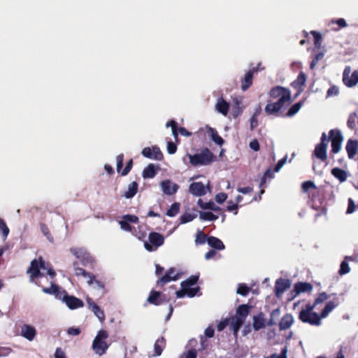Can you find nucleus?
I'll return each mask as SVG.
<instances>
[{
  "instance_id": "f257e3e1",
  "label": "nucleus",
  "mask_w": 358,
  "mask_h": 358,
  "mask_svg": "<svg viewBox=\"0 0 358 358\" xmlns=\"http://www.w3.org/2000/svg\"><path fill=\"white\" fill-rule=\"evenodd\" d=\"M343 141V136L338 129H331L329 131V137H327L326 133L323 132L320 138V143L315 145L313 157L323 162H326L327 159V149L329 141L331 142V152L336 154L341 149Z\"/></svg>"
},
{
  "instance_id": "f03ea898",
  "label": "nucleus",
  "mask_w": 358,
  "mask_h": 358,
  "mask_svg": "<svg viewBox=\"0 0 358 358\" xmlns=\"http://www.w3.org/2000/svg\"><path fill=\"white\" fill-rule=\"evenodd\" d=\"M48 266L49 264H46L42 257H40L38 259H33L31 262L30 266L27 271V273L29 274L31 281H34L35 279L43 276V274L41 272V269L47 270V274L50 275L52 279H54L56 276V272L52 268Z\"/></svg>"
},
{
  "instance_id": "7ed1b4c3",
  "label": "nucleus",
  "mask_w": 358,
  "mask_h": 358,
  "mask_svg": "<svg viewBox=\"0 0 358 358\" xmlns=\"http://www.w3.org/2000/svg\"><path fill=\"white\" fill-rule=\"evenodd\" d=\"M193 166H208L217 161V157L208 148H203L194 155L187 154Z\"/></svg>"
},
{
  "instance_id": "20e7f679",
  "label": "nucleus",
  "mask_w": 358,
  "mask_h": 358,
  "mask_svg": "<svg viewBox=\"0 0 358 358\" xmlns=\"http://www.w3.org/2000/svg\"><path fill=\"white\" fill-rule=\"evenodd\" d=\"M252 306L248 304L240 305L236 312V315L230 318V327L234 334H237L240 328L250 314Z\"/></svg>"
},
{
  "instance_id": "39448f33",
  "label": "nucleus",
  "mask_w": 358,
  "mask_h": 358,
  "mask_svg": "<svg viewBox=\"0 0 358 358\" xmlns=\"http://www.w3.org/2000/svg\"><path fill=\"white\" fill-rule=\"evenodd\" d=\"M70 252L78 259L85 266L93 268L95 264V259L91 254L83 248H71Z\"/></svg>"
},
{
  "instance_id": "423d86ee",
  "label": "nucleus",
  "mask_w": 358,
  "mask_h": 358,
  "mask_svg": "<svg viewBox=\"0 0 358 358\" xmlns=\"http://www.w3.org/2000/svg\"><path fill=\"white\" fill-rule=\"evenodd\" d=\"M148 240L149 243L147 241L144 243V247L149 252L156 250L164 243V236L159 233L154 231L149 234Z\"/></svg>"
},
{
  "instance_id": "0eeeda50",
  "label": "nucleus",
  "mask_w": 358,
  "mask_h": 358,
  "mask_svg": "<svg viewBox=\"0 0 358 358\" xmlns=\"http://www.w3.org/2000/svg\"><path fill=\"white\" fill-rule=\"evenodd\" d=\"M322 319L320 314L316 312H299V320L303 323H306L311 326H320Z\"/></svg>"
},
{
  "instance_id": "6e6552de",
  "label": "nucleus",
  "mask_w": 358,
  "mask_h": 358,
  "mask_svg": "<svg viewBox=\"0 0 358 358\" xmlns=\"http://www.w3.org/2000/svg\"><path fill=\"white\" fill-rule=\"evenodd\" d=\"M343 83L348 87H353L358 83V71L351 73L350 66H345L343 73Z\"/></svg>"
},
{
  "instance_id": "1a4fd4ad",
  "label": "nucleus",
  "mask_w": 358,
  "mask_h": 358,
  "mask_svg": "<svg viewBox=\"0 0 358 358\" xmlns=\"http://www.w3.org/2000/svg\"><path fill=\"white\" fill-rule=\"evenodd\" d=\"M269 96L271 98L282 99L285 96V102L289 103L291 101V92L288 88L278 85L272 87L269 92Z\"/></svg>"
},
{
  "instance_id": "9d476101",
  "label": "nucleus",
  "mask_w": 358,
  "mask_h": 358,
  "mask_svg": "<svg viewBox=\"0 0 358 358\" xmlns=\"http://www.w3.org/2000/svg\"><path fill=\"white\" fill-rule=\"evenodd\" d=\"M142 155L143 157L155 160H162L164 155L157 146L146 147L143 149Z\"/></svg>"
},
{
  "instance_id": "9b49d317",
  "label": "nucleus",
  "mask_w": 358,
  "mask_h": 358,
  "mask_svg": "<svg viewBox=\"0 0 358 358\" xmlns=\"http://www.w3.org/2000/svg\"><path fill=\"white\" fill-rule=\"evenodd\" d=\"M166 301H168V300L165 294L154 289L150 291L147 298V302L155 306H159Z\"/></svg>"
},
{
  "instance_id": "f8f14e48",
  "label": "nucleus",
  "mask_w": 358,
  "mask_h": 358,
  "mask_svg": "<svg viewBox=\"0 0 358 358\" xmlns=\"http://www.w3.org/2000/svg\"><path fill=\"white\" fill-rule=\"evenodd\" d=\"M291 286V281L289 279L280 278L275 281V294L277 297H280L283 292Z\"/></svg>"
},
{
  "instance_id": "ddd939ff",
  "label": "nucleus",
  "mask_w": 358,
  "mask_h": 358,
  "mask_svg": "<svg viewBox=\"0 0 358 358\" xmlns=\"http://www.w3.org/2000/svg\"><path fill=\"white\" fill-rule=\"evenodd\" d=\"M285 96L278 99L275 103H268L264 108L265 113L268 115H273L278 113L284 106Z\"/></svg>"
},
{
  "instance_id": "4468645a",
  "label": "nucleus",
  "mask_w": 358,
  "mask_h": 358,
  "mask_svg": "<svg viewBox=\"0 0 358 358\" xmlns=\"http://www.w3.org/2000/svg\"><path fill=\"white\" fill-rule=\"evenodd\" d=\"M73 266L74 268L75 275L78 277L83 276L86 278L89 285L94 283V280H95V275L93 273L87 272L85 269L80 268L77 262H73Z\"/></svg>"
},
{
  "instance_id": "2eb2a0df",
  "label": "nucleus",
  "mask_w": 358,
  "mask_h": 358,
  "mask_svg": "<svg viewBox=\"0 0 358 358\" xmlns=\"http://www.w3.org/2000/svg\"><path fill=\"white\" fill-rule=\"evenodd\" d=\"M257 72V68H252L245 73L243 78L241 80V90L243 91H246L252 85L253 75Z\"/></svg>"
},
{
  "instance_id": "dca6fc26",
  "label": "nucleus",
  "mask_w": 358,
  "mask_h": 358,
  "mask_svg": "<svg viewBox=\"0 0 358 358\" xmlns=\"http://www.w3.org/2000/svg\"><path fill=\"white\" fill-rule=\"evenodd\" d=\"M109 348V345L105 341L99 340L94 338L92 342V348L95 353L99 356L104 355Z\"/></svg>"
},
{
  "instance_id": "f3484780",
  "label": "nucleus",
  "mask_w": 358,
  "mask_h": 358,
  "mask_svg": "<svg viewBox=\"0 0 358 358\" xmlns=\"http://www.w3.org/2000/svg\"><path fill=\"white\" fill-rule=\"evenodd\" d=\"M63 302L65 303L67 307L71 310L77 309L84 306V303L81 299L69 294L66 296Z\"/></svg>"
},
{
  "instance_id": "a211bd4d",
  "label": "nucleus",
  "mask_w": 358,
  "mask_h": 358,
  "mask_svg": "<svg viewBox=\"0 0 358 358\" xmlns=\"http://www.w3.org/2000/svg\"><path fill=\"white\" fill-rule=\"evenodd\" d=\"M306 81V76L303 72H300L295 80H294L291 85L293 88L298 90L296 97L299 96L303 91V87L305 85Z\"/></svg>"
},
{
  "instance_id": "6ab92c4d",
  "label": "nucleus",
  "mask_w": 358,
  "mask_h": 358,
  "mask_svg": "<svg viewBox=\"0 0 358 358\" xmlns=\"http://www.w3.org/2000/svg\"><path fill=\"white\" fill-rule=\"evenodd\" d=\"M189 192L196 196H201L206 194V191L205 186L201 182H194L190 184Z\"/></svg>"
},
{
  "instance_id": "aec40b11",
  "label": "nucleus",
  "mask_w": 358,
  "mask_h": 358,
  "mask_svg": "<svg viewBox=\"0 0 358 358\" xmlns=\"http://www.w3.org/2000/svg\"><path fill=\"white\" fill-rule=\"evenodd\" d=\"M20 334L28 341H31L36 335V330L33 326L25 324L21 327Z\"/></svg>"
},
{
  "instance_id": "412c9836",
  "label": "nucleus",
  "mask_w": 358,
  "mask_h": 358,
  "mask_svg": "<svg viewBox=\"0 0 358 358\" xmlns=\"http://www.w3.org/2000/svg\"><path fill=\"white\" fill-rule=\"evenodd\" d=\"M161 187L164 193L167 195H173L178 189V185L169 180L162 181Z\"/></svg>"
},
{
  "instance_id": "4be33fe9",
  "label": "nucleus",
  "mask_w": 358,
  "mask_h": 358,
  "mask_svg": "<svg viewBox=\"0 0 358 358\" xmlns=\"http://www.w3.org/2000/svg\"><path fill=\"white\" fill-rule=\"evenodd\" d=\"M267 326V322L264 317V314L260 312L257 315L253 317L252 327L255 331H259Z\"/></svg>"
},
{
  "instance_id": "5701e85b",
  "label": "nucleus",
  "mask_w": 358,
  "mask_h": 358,
  "mask_svg": "<svg viewBox=\"0 0 358 358\" xmlns=\"http://www.w3.org/2000/svg\"><path fill=\"white\" fill-rule=\"evenodd\" d=\"M345 150L349 159H353L358 150V141L349 139L346 143Z\"/></svg>"
},
{
  "instance_id": "b1692460",
  "label": "nucleus",
  "mask_w": 358,
  "mask_h": 358,
  "mask_svg": "<svg viewBox=\"0 0 358 358\" xmlns=\"http://www.w3.org/2000/svg\"><path fill=\"white\" fill-rule=\"evenodd\" d=\"M313 288V287L310 282H299L294 285L293 292L297 295L303 292H310Z\"/></svg>"
},
{
  "instance_id": "393cba45",
  "label": "nucleus",
  "mask_w": 358,
  "mask_h": 358,
  "mask_svg": "<svg viewBox=\"0 0 358 358\" xmlns=\"http://www.w3.org/2000/svg\"><path fill=\"white\" fill-rule=\"evenodd\" d=\"M294 322V318L292 314L287 313L285 314L279 322V329L280 330H286L289 329Z\"/></svg>"
},
{
  "instance_id": "a878e982",
  "label": "nucleus",
  "mask_w": 358,
  "mask_h": 358,
  "mask_svg": "<svg viewBox=\"0 0 358 358\" xmlns=\"http://www.w3.org/2000/svg\"><path fill=\"white\" fill-rule=\"evenodd\" d=\"M87 303L94 314L99 319L101 322H103L105 320V314L103 310L91 299H88Z\"/></svg>"
},
{
  "instance_id": "bb28decb",
  "label": "nucleus",
  "mask_w": 358,
  "mask_h": 358,
  "mask_svg": "<svg viewBox=\"0 0 358 358\" xmlns=\"http://www.w3.org/2000/svg\"><path fill=\"white\" fill-rule=\"evenodd\" d=\"M208 244L213 248L218 250L224 249V245L222 241L217 237L209 236L207 238Z\"/></svg>"
},
{
  "instance_id": "cd10ccee",
  "label": "nucleus",
  "mask_w": 358,
  "mask_h": 358,
  "mask_svg": "<svg viewBox=\"0 0 358 358\" xmlns=\"http://www.w3.org/2000/svg\"><path fill=\"white\" fill-rule=\"evenodd\" d=\"M331 173L341 182L346 181L348 178V173L338 167L333 168L331 171Z\"/></svg>"
},
{
  "instance_id": "c85d7f7f",
  "label": "nucleus",
  "mask_w": 358,
  "mask_h": 358,
  "mask_svg": "<svg viewBox=\"0 0 358 358\" xmlns=\"http://www.w3.org/2000/svg\"><path fill=\"white\" fill-rule=\"evenodd\" d=\"M215 108L219 113L226 116L229 109V103L227 101H226L223 98H221L218 99Z\"/></svg>"
},
{
  "instance_id": "c756f323",
  "label": "nucleus",
  "mask_w": 358,
  "mask_h": 358,
  "mask_svg": "<svg viewBox=\"0 0 358 358\" xmlns=\"http://www.w3.org/2000/svg\"><path fill=\"white\" fill-rule=\"evenodd\" d=\"M166 346V340L162 336L157 339L154 345L155 356H159L162 355L164 348Z\"/></svg>"
},
{
  "instance_id": "7c9ffc66",
  "label": "nucleus",
  "mask_w": 358,
  "mask_h": 358,
  "mask_svg": "<svg viewBox=\"0 0 358 358\" xmlns=\"http://www.w3.org/2000/svg\"><path fill=\"white\" fill-rule=\"evenodd\" d=\"M338 306V301H330L327 302L320 313V315L322 318H325L328 316V315Z\"/></svg>"
},
{
  "instance_id": "2f4dec72",
  "label": "nucleus",
  "mask_w": 358,
  "mask_h": 358,
  "mask_svg": "<svg viewBox=\"0 0 358 358\" xmlns=\"http://www.w3.org/2000/svg\"><path fill=\"white\" fill-rule=\"evenodd\" d=\"M208 133L210 136V138L213 141H214L217 145H222L224 143L223 138L218 134L216 129L208 127Z\"/></svg>"
},
{
  "instance_id": "473e14b6",
  "label": "nucleus",
  "mask_w": 358,
  "mask_h": 358,
  "mask_svg": "<svg viewBox=\"0 0 358 358\" xmlns=\"http://www.w3.org/2000/svg\"><path fill=\"white\" fill-rule=\"evenodd\" d=\"M157 173L156 169L152 164H148L143 171V177L144 178H152Z\"/></svg>"
},
{
  "instance_id": "72a5a7b5",
  "label": "nucleus",
  "mask_w": 358,
  "mask_h": 358,
  "mask_svg": "<svg viewBox=\"0 0 358 358\" xmlns=\"http://www.w3.org/2000/svg\"><path fill=\"white\" fill-rule=\"evenodd\" d=\"M138 185L136 182L134 181L129 185L128 190L124 192V196L127 199H131L135 196L138 191Z\"/></svg>"
},
{
  "instance_id": "f704fd0d",
  "label": "nucleus",
  "mask_w": 358,
  "mask_h": 358,
  "mask_svg": "<svg viewBox=\"0 0 358 358\" xmlns=\"http://www.w3.org/2000/svg\"><path fill=\"white\" fill-rule=\"evenodd\" d=\"M310 34L313 36L314 38V48L313 52L316 50H319L321 48L322 37L320 33L316 31H311Z\"/></svg>"
},
{
  "instance_id": "c9c22d12",
  "label": "nucleus",
  "mask_w": 358,
  "mask_h": 358,
  "mask_svg": "<svg viewBox=\"0 0 358 358\" xmlns=\"http://www.w3.org/2000/svg\"><path fill=\"white\" fill-rule=\"evenodd\" d=\"M176 278H171L170 275H169L168 273H166V272L164 275H162L161 278H159L157 280V281L156 282V285L158 287H162L168 282H169L171 281H176Z\"/></svg>"
},
{
  "instance_id": "e433bc0d",
  "label": "nucleus",
  "mask_w": 358,
  "mask_h": 358,
  "mask_svg": "<svg viewBox=\"0 0 358 358\" xmlns=\"http://www.w3.org/2000/svg\"><path fill=\"white\" fill-rule=\"evenodd\" d=\"M198 204L203 209H209L214 211H217L220 208L217 207L213 201L203 202L201 199H199Z\"/></svg>"
},
{
  "instance_id": "4c0bfd02",
  "label": "nucleus",
  "mask_w": 358,
  "mask_h": 358,
  "mask_svg": "<svg viewBox=\"0 0 358 358\" xmlns=\"http://www.w3.org/2000/svg\"><path fill=\"white\" fill-rule=\"evenodd\" d=\"M180 208V204L178 202H175L167 210L166 215L169 217H174L179 213Z\"/></svg>"
},
{
  "instance_id": "58836bf2",
  "label": "nucleus",
  "mask_w": 358,
  "mask_h": 358,
  "mask_svg": "<svg viewBox=\"0 0 358 358\" xmlns=\"http://www.w3.org/2000/svg\"><path fill=\"white\" fill-rule=\"evenodd\" d=\"M199 280V275H192L187 280L182 281L180 284L181 287H190L196 285Z\"/></svg>"
},
{
  "instance_id": "ea45409f",
  "label": "nucleus",
  "mask_w": 358,
  "mask_h": 358,
  "mask_svg": "<svg viewBox=\"0 0 358 358\" xmlns=\"http://www.w3.org/2000/svg\"><path fill=\"white\" fill-rule=\"evenodd\" d=\"M303 104V101H300L296 103H294L287 111L286 115L288 117H292L296 114L300 108L302 107Z\"/></svg>"
},
{
  "instance_id": "a19ab883",
  "label": "nucleus",
  "mask_w": 358,
  "mask_h": 358,
  "mask_svg": "<svg viewBox=\"0 0 358 358\" xmlns=\"http://www.w3.org/2000/svg\"><path fill=\"white\" fill-rule=\"evenodd\" d=\"M315 52H316V54L313 57V58L310 64V68L311 69H314L315 66L317 64L318 62L320 60H321L324 57V53L323 51L316 50Z\"/></svg>"
},
{
  "instance_id": "79ce46f5",
  "label": "nucleus",
  "mask_w": 358,
  "mask_h": 358,
  "mask_svg": "<svg viewBox=\"0 0 358 358\" xmlns=\"http://www.w3.org/2000/svg\"><path fill=\"white\" fill-rule=\"evenodd\" d=\"M280 315V309L279 308L272 310L271 313V318L267 322V326L271 327L275 324V319H278Z\"/></svg>"
},
{
  "instance_id": "37998d69",
  "label": "nucleus",
  "mask_w": 358,
  "mask_h": 358,
  "mask_svg": "<svg viewBox=\"0 0 358 358\" xmlns=\"http://www.w3.org/2000/svg\"><path fill=\"white\" fill-rule=\"evenodd\" d=\"M200 219L203 220L215 221L218 219V216L210 211L200 212Z\"/></svg>"
},
{
  "instance_id": "c03bdc74",
  "label": "nucleus",
  "mask_w": 358,
  "mask_h": 358,
  "mask_svg": "<svg viewBox=\"0 0 358 358\" xmlns=\"http://www.w3.org/2000/svg\"><path fill=\"white\" fill-rule=\"evenodd\" d=\"M196 217V214L185 213L180 216V221L181 224H185V223L192 221Z\"/></svg>"
},
{
  "instance_id": "a18cd8bd",
  "label": "nucleus",
  "mask_w": 358,
  "mask_h": 358,
  "mask_svg": "<svg viewBox=\"0 0 358 358\" xmlns=\"http://www.w3.org/2000/svg\"><path fill=\"white\" fill-rule=\"evenodd\" d=\"M301 189L303 192L307 193L309 191V189H317V187L313 181L307 180L302 183Z\"/></svg>"
},
{
  "instance_id": "49530a36",
  "label": "nucleus",
  "mask_w": 358,
  "mask_h": 358,
  "mask_svg": "<svg viewBox=\"0 0 358 358\" xmlns=\"http://www.w3.org/2000/svg\"><path fill=\"white\" fill-rule=\"evenodd\" d=\"M251 288L247 286L245 284H239L236 293L241 296H246L250 292Z\"/></svg>"
},
{
  "instance_id": "de8ad7c7",
  "label": "nucleus",
  "mask_w": 358,
  "mask_h": 358,
  "mask_svg": "<svg viewBox=\"0 0 358 358\" xmlns=\"http://www.w3.org/2000/svg\"><path fill=\"white\" fill-rule=\"evenodd\" d=\"M0 231L2 232L3 238H6L10 230L6 222L2 218H0Z\"/></svg>"
},
{
  "instance_id": "09e8293b",
  "label": "nucleus",
  "mask_w": 358,
  "mask_h": 358,
  "mask_svg": "<svg viewBox=\"0 0 358 358\" xmlns=\"http://www.w3.org/2000/svg\"><path fill=\"white\" fill-rule=\"evenodd\" d=\"M329 299V295L323 292L322 293H320L317 298H315L314 302L315 305L317 306L322 303H324Z\"/></svg>"
},
{
  "instance_id": "8fccbe9b",
  "label": "nucleus",
  "mask_w": 358,
  "mask_h": 358,
  "mask_svg": "<svg viewBox=\"0 0 358 358\" xmlns=\"http://www.w3.org/2000/svg\"><path fill=\"white\" fill-rule=\"evenodd\" d=\"M59 286L51 282V286L50 287H43L42 291L48 294H55V292H58Z\"/></svg>"
},
{
  "instance_id": "3c124183",
  "label": "nucleus",
  "mask_w": 358,
  "mask_h": 358,
  "mask_svg": "<svg viewBox=\"0 0 358 358\" xmlns=\"http://www.w3.org/2000/svg\"><path fill=\"white\" fill-rule=\"evenodd\" d=\"M207 238L206 235L203 231H200L196 234L195 242L196 244H203L207 241Z\"/></svg>"
},
{
  "instance_id": "603ef678",
  "label": "nucleus",
  "mask_w": 358,
  "mask_h": 358,
  "mask_svg": "<svg viewBox=\"0 0 358 358\" xmlns=\"http://www.w3.org/2000/svg\"><path fill=\"white\" fill-rule=\"evenodd\" d=\"M122 220L126 221L128 223H134L136 224L138 222V217L134 215H124L122 216Z\"/></svg>"
},
{
  "instance_id": "864d4df0",
  "label": "nucleus",
  "mask_w": 358,
  "mask_h": 358,
  "mask_svg": "<svg viewBox=\"0 0 358 358\" xmlns=\"http://www.w3.org/2000/svg\"><path fill=\"white\" fill-rule=\"evenodd\" d=\"M185 294L189 297H194L197 292L199 291V287H194L191 288L190 287H185Z\"/></svg>"
},
{
  "instance_id": "5fc2aeb1",
  "label": "nucleus",
  "mask_w": 358,
  "mask_h": 358,
  "mask_svg": "<svg viewBox=\"0 0 358 358\" xmlns=\"http://www.w3.org/2000/svg\"><path fill=\"white\" fill-rule=\"evenodd\" d=\"M350 271V267L348 263L345 261H343L340 266V270L338 271L340 275H345Z\"/></svg>"
},
{
  "instance_id": "6e6d98bb",
  "label": "nucleus",
  "mask_w": 358,
  "mask_h": 358,
  "mask_svg": "<svg viewBox=\"0 0 358 358\" xmlns=\"http://www.w3.org/2000/svg\"><path fill=\"white\" fill-rule=\"evenodd\" d=\"M197 352L195 349H191L184 352L180 358H196Z\"/></svg>"
},
{
  "instance_id": "4d7b16f0",
  "label": "nucleus",
  "mask_w": 358,
  "mask_h": 358,
  "mask_svg": "<svg viewBox=\"0 0 358 358\" xmlns=\"http://www.w3.org/2000/svg\"><path fill=\"white\" fill-rule=\"evenodd\" d=\"M132 167H133V159H130L127 162V164H126V166L124 167V169L120 173L121 176H127L130 172Z\"/></svg>"
},
{
  "instance_id": "13d9d810",
  "label": "nucleus",
  "mask_w": 358,
  "mask_h": 358,
  "mask_svg": "<svg viewBox=\"0 0 358 358\" xmlns=\"http://www.w3.org/2000/svg\"><path fill=\"white\" fill-rule=\"evenodd\" d=\"M119 224L120 225L121 229H123L124 231L133 233L132 230L134 228L131 227L129 223L122 220L119 221Z\"/></svg>"
},
{
  "instance_id": "bf43d9fd",
  "label": "nucleus",
  "mask_w": 358,
  "mask_h": 358,
  "mask_svg": "<svg viewBox=\"0 0 358 358\" xmlns=\"http://www.w3.org/2000/svg\"><path fill=\"white\" fill-rule=\"evenodd\" d=\"M55 296L58 299H60L62 300V301H64V298L66 297V296L68 295V293L66 292V290L64 289H62L59 287H58V292H55Z\"/></svg>"
},
{
  "instance_id": "052dcab7",
  "label": "nucleus",
  "mask_w": 358,
  "mask_h": 358,
  "mask_svg": "<svg viewBox=\"0 0 358 358\" xmlns=\"http://www.w3.org/2000/svg\"><path fill=\"white\" fill-rule=\"evenodd\" d=\"M117 160V171L118 173H120L122 166H123V162H124V155L122 153L118 155L116 157Z\"/></svg>"
},
{
  "instance_id": "680f3d73",
  "label": "nucleus",
  "mask_w": 358,
  "mask_h": 358,
  "mask_svg": "<svg viewBox=\"0 0 358 358\" xmlns=\"http://www.w3.org/2000/svg\"><path fill=\"white\" fill-rule=\"evenodd\" d=\"M356 208V205L355 203L354 200L352 198L348 199V205L346 210L347 214H351L355 212Z\"/></svg>"
},
{
  "instance_id": "e2e57ef3",
  "label": "nucleus",
  "mask_w": 358,
  "mask_h": 358,
  "mask_svg": "<svg viewBox=\"0 0 358 358\" xmlns=\"http://www.w3.org/2000/svg\"><path fill=\"white\" fill-rule=\"evenodd\" d=\"M230 324V319H224L223 320H221L217 326V331H221L224 330L228 324Z\"/></svg>"
},
{
  "instance_id": "0e129e2a",
  "label": "nucleus",
  "mask_w": 358,
  "mask_h": 358,
  "mask_svg": "<svg viewBox=\"0 0 358 358\" xmlns=\"http://www.w3.org/2000/svg\"><path fill=\"white\" fill-rule=\"evenodd\" d=\"M287 348H284L282 350L280 355H278L276 353H273L271 355L268 357H266V358H287Z\"/></svg>"
},
{
  "instance_id": "69168bd1",
  "label": "nucleus",
  "mask_w": 358,
  "mask_h": 358,
  "mask_svg": "<svg viewBox=\"0 0 358 358\" xmlns=\"http://www.w3.org/2000/svg\"><path fill=\"white\" fill-rule=\"evenodd\" d=\"M339 93L338 87L335 85L330 87L327 92V96H337Z\"/></svg>"
},
{
  "instance_id": "338daca9",
  "label": "nucleus",
  "mask_w": 358,
  "mask_h": 358,
  "mask_svg": "<svg viewBox=\"0 0 358 358\" xmlns=\"http://www.w3.org/2000/svg\"><path fill=\"white\" fill-rule=\"evenodd\" d=\"M167 151L171 155L176 153L177 151L176 145L172 141H169L167 143Z\"/></svg>"
},
{
  "instance_id": "774afa93",
  "label": "nucleus",
  "mask_w": 358,
  "mask_h": 358,
  "mask_svg": "<svg viewBox=\"0 0 358 358\" xmlns=\"http://www.w3.org/2000/svg\"><path fill=\"white\" fill-rule=\"evenodd\" d=\"M227 199V194L223 192L219 193L215 196V201L218 203H222Z\"/></svg>"
}]
</instances>
